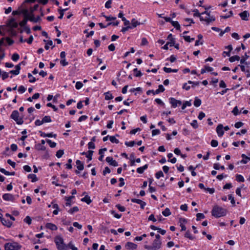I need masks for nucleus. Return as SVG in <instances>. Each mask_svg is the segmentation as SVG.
Masks as SVG:
<instances>
[{"mask_svg":"<svg viewBox=\"0 0 250 250\" xmlns=\"http://www.w3.org/2000/svg\"><path fill=\"white\" fill-rule=\"evenodd\" d=\"M30 18L33 19L34 21H31L34 22H37L40 20V18L39 16H38L37 17H35L34 15H32L31 16H29Z\"/></svg>","mask_w":250,"mask_h":250,"instance_id":"46","label":"nucleus"},{"mask_svg":"<svg viewBox=\"0 0 250 250\" xmlns=\"http://www.w3.org/2000/svg\"><path fill=\"white\" fill-rule=\"evenodd\" d=\"M89 149H94L95 148V144L93 142H90L88 144Z\"/></svg>","mask_w":250,"mask_h":250,"instance_id":"63","label":"nucleus"},{"mask_svg":"<svg viewBox=\"0 0 250 250\" xmlns=\"http://www.w3.org/2000/svg\"><path fill=\"white\" fill-rule=\"evenodd\" d=\"M240 59V58L239 56L235 55L230 57L229 59V61L232 62H235V61H239Z\"/></svg>","mask_w":250,"mask_h":250,"instance_id":"33","label":"nucleus"},{"mask_svg":"<svg viewBox=\"0 0 250 250\" xmlns=\"http://www.w3.org/2000/svg\"><path fill=\"white\" fill-rule=\"evenodd\" d=\"M109 139L110 141L113 143L118 144L119 143V141L113 136H110Z\"/></svg>","mask_w":250,"mask_h":250,"instance_id":"43","label":"nucleus"},{"mask_svg":"<svg viewBox=\"0 0 250 250\" xmlns=\"http://www.w3.org/2000/svg\"><path fill=\"white\" fill-rule=\"evenodd\" d=\"M191 104L190 102L186 101L183 104L182 106V109H185L187 106H191Z\"/></svg>","mask_w":250,"mask_h":250,"instance_id":"48","label":"nucleus"},{"mask_svg":"<svg viewBox=\"0 0 250 250\" xmlns=\"http://www.w3.org/2000/svg\"><path fill=\"white\" fill-rule=\"evenodd\" d=\"M2 198L5 201H13L14 200V197L13 195L9 193H5L2 195Z\"/></svg>","mask_w":250,"mask_h":250,"instance_id":"13","label":"nucleus"},{"mask_svg":"<svg viewBox=\"0 0 250 250\" xmlns=\"http://www.w3.org/2000/svg\"><path fill=\"white\" fill-rule=\"evenodd\" d=\"M74 197L73 196H69V197H65V200H66V203H65V206L66 207H70L71 206V200L74 198Z\"/></svg>","mask_w":250,"mask_h":250,"instance_id":"24","label":"nucleus"},{"mask_svg":"<svg viewBox=\"0 0 250 250\" xmlns=\"http://www.w3.org/2000/svg\"><path fill=\"white\" fill-rule=\"evenodd\" d=\"M232 113L235 116L237 115L239 113L237 106L234 107L233 110L232 111Z\"/></svg>","mask_w":250,"mask_h":250,"instance_id":"60","label":"nucleus"},{"mask_svg":"<svg viewBox=\"0 0 250 250\" xmlns=\"http://www.w3.org/2000/svg\"><path fill=\"white\" fill-rule=\"evenodd\" d=\"M38 7L39 5L36 4L33 7H30L29 10L28 9V14L29 15V16H31L32 15H34V12L38 9Z\"/></svg>","mask_w":250,"mask_h":250,"instance_id":"17","label":"nucleus"},{"mask_svg":"<svg viewBox=\"0 0 250 250\" xmlns=\"http://www.w3.org/2000/svg\"><path fill=\"white\" fill-rule=\"evenodd\" d=\"M28 77L30 79L29 82L30 83H33L36 82V79L35 77H34L30 73L28 74Z\"/></svg>","mask_w":250,"mask_h":250,"instance_id":"39","label":"nucleus"},{"mask_svg":"<svg viewBox=\"0 0 250 250\" xmlns=\"http://www.w3.org/2000/svg\"><path fill=\"white\" fill-rule=\"evenodd\" d=\"M162 214L165 216H168L171 214V212L168 208H166L163 212Z\"/></svg>","mask_w":250,"mask_h":250,"instance_id":"34","label":"nucleus"},{"mask_svg":"<svg viewBox=\"0 0 250 250\" xmlns=\"http://www.w3.org/2000/svg\"><path fill=\"white\" fill-rule=\"evenodd\" d=\"M155 176L157 179H159L160 177L164 176V174L162 171H159L155 174Z\"/></svg>","mask_w":250,"mask_h":250,"instance_id":"51","label":"nucleus"},{"mask_svg":"<svg viewBox=\"0 0 250 250\" xmlns=\"http://www.w3.org/2000/svg\"><path fill=\"white\" fill-rule=\"evenodd\" d=\"M11 58L13 61L16 62L19 59L20 56L19 54L17 53H14L13 54Z\"/></svg>","mask_w":250,"mask_h":250,"instance_id":"47","label":"nucleus"},{"mask_svg":"<svg viewBox=\"0 0 250 250\" xmlns=\"http://www.w3.org/2000/svg\"><path fill=\"white\" fill-rule=\"evenodd\" d=\"M183 38L186 42H190L194 40V38H191L188 36H183Z\"/></svg>","mask_w":250,"mask_h":250,"instance_id":"45","label":"nucleus"},{"mask_svg":"<svg viewBox=\"0 0 250 250\" xmlns=\"http://www.w3.org/2000/svg\"><path fill=\"white\" fill-rule=\"evenodd\" d=\"M191 125L194 128H197L198 127V125L197 120H193L191 123Z\"/></svg>","mask_w":250,"mask_h":250,"instance_id":"50","label":"nucleus"},{"mask_svg":"<svg viewBox=\"0 0 250 250\" xmlns=\"http://www.w3.org/2000/svg\"><path fill=\"white\" fill-rule=\"evenodd\" d=\"M53 45V42L51 40L48 41L46 43V45L44 46V48L46 50H48L49 49V46Z\"/></svg>","mask_w":250,"mask_h":250,"instance_id":"55","label":"nucleus"},{"mask_svg":"<svg viewBox=\"0 0 250 250\" xmlns=\"http://www.w3.org/2000/svg\"><path fill=\"white\" fill-rule=\"evenodd\" d=\"M1 221L3 225L6 226L9 228L10 227L12 224V222L8 220H6L5 219L3 218H1Z\"/></svg>","mask_w":250,"mask_h":250,"instance_id":"20","label":"nucleus"},{"mask_svg":"<svg viewBox=\"0 0 250 250\" xmlns=\"http://www.w3.org/2000/svg\"><path fill=\"white\" fill-rule=\"evenodd\" d=\"M152 250H158L161 248L162 242L161 240H154L152 244Z\"/></svg>","mask_w":250,"mask_h":250,"instance_id":"7","label":"nucleus"},{"mask_svg":"<svg viewBox=\"0 0 250 250\" xmlns=\"http://www.w3.org/2000/svg\"><path fill=\"white\" fill-rule=\"evenodd\" d=\"M81 201L86 202L87 204H89L91 202V200H90V197L87 195L82 198Z\"/></svg>","mask_w":250,"mask_h":250,"instance_id":"31","label":"nucleus"},{"mask_svg":"<svg viewBox=\"0 0 250 250\" xmlns=\"http://www.w3.org/2000/svg\"><path fill=\"white\" fill-rule=\"evenodd\" d=\"M83 86V84L81 82H77L76 83V88L77 89H81Z\"/></svg>","mask_w":250,"mask_h":250,"instance_id":"54","label":"nucleus"},{"mask_svg":"<svg viewBox=\"0 0 250 250\" xmlns=\"http://www.w3.org/2000/svg\"><path fill=\"white\" fill-rule=\"evenodd\" d=\"M7 24L8 26L11 28H17L18 26V23L15 21V20L14 18L11 19Z\"/></svg>","mask_w":250,"mask_h":250,"instance_id":"14","label":"nucleus"},{"mask_svg":"<svg viewBox=\"0 0 250 250\" xmlns=\"http://www.w3.org/2000/svg\"><path fill=\"white\" fill-rule=\"evenodd\" d=\"M148 167L147 164L145 165L143 167H138L137 168V172L140 174H142L144 172V170L146 169Z\"/></svg>","mask_w":250,"mask_h":250,"instance_id":"21","label":"nucleus"},{"mask_svg":"<svg viewBox=\"0 0 250 250\" xmlns=\"http://www.w3.org/2000/svg\"><path fill=\"white\" fill-rule=\"evenodd\" d=\"M42 121L43 122V123H49L51 122V119L49 116H45L43 118Z\"/></svg>","mask_w":250,"mask_h":250,"instance_id":"40","label":"nucleus"},{"mask_svg":"<svg viewBox=\"0 0 250 250\" xmlns=\"http://www.w3.org/2000/svg\"><path fill=\"white\" fill-rule=\"evenodd\" d=\"M201 100L196 97L194 102V105L196 107H199L201 105Z\"/></svg>","mask_w":250,"mask_h":250,"instance_id":"30","label":"nucleus"},{"mask_svg":"<svg viewBox=\"0 0 250 250\" xmlns=\"http://www.w3.org/2000/svg\"><path fill=\"white\" fill-rule=\"evenodd\" d=\"M210 144L212 147H216L218 145V143L217 141L215 140H212L211 141Z\"/></svg>","mask_w":250,"mask_h":250,"instance_id":"59","label":"nucleus"},{"mask_svg":"<svg viewBox=\"0 0 250 250\" xmlns=\"http://www.w3.org/2000/svg\"><path fill=\"white\" fill-rule=\"evenodd\" d=\"M21 246L17 242L7 243L4 245L5 250H20Z\"/></svg>","mask_w":250,"mask_h":250,"instance_id":"5","label":"nucleus"},{"mask_svg":"<svg viewBox=\"0 0 250 250\" xmlns=\"http://www.w3.org/2000/svg\"><path fill=\"white\" fill-rule=\"evenodd\" d=\"M236 180L238 182H244V178L241 175L237 174L236 176Z\"/></svg>","mask_w":250,"mask_h":250,"instance_id":"37","label":"nucleus"},{"mask_svg":"<svg viewBox=\"0 0 250 250\" xmlns=\"http://www.w3.org/2000/svg\"><path fill=\"white\" fill-rule=\"evenodd\" d=\"M125 247L128 250H135L137 247V245L133 243L129 242L125 244Z\"/></svg>","mask_w":250,"mask_h":250,"instance_id":"15","label":"nucleus"},{"mask_svg":"<svg viewBox=\"0 0 250 250\" xmlns=\"http://www.w3.org/2000/svg\"><path fill=\"white\" fill-rule=\"evenodd\" d=\"M227 213V210L217 205L214 206L211 210V214L215 218L225 216Z\"/></svg>","mask_w":250,"mask_h":250,"instance_id":"1","label":"nucleus"},{"mask_svg":"<svg viewBox=\"0 0 250 250\" xmlns=\"http://www.w3.org/2000/svg\"><path fill=\"white\" fill-rule=\"evenodd\" d=\"M111 214H113L114 215V216L116 218H120L121 217V216H122L121 214L116 213V212L114 210H111Z\"/></svg>","mask_w":250,"mask_h":250,"instance_id":"61","label":"nucleus"},{"mask_svg":"<svg viewBox=\"0 0 250 250\" xmlns=\"http://www.w3.org/2000/svg\"><path fill=\"white\" fill-rule=\"evenodd\" d=\"M24 9H28V8L27 7H24L23 5H22L21 8H19L18 11H13L12 12V14L13 15H16L22 14L21 11Z\"/></svg>","mask_w":250,"mask_h":250,"instance_id":"19","label":"nucleus"},{"mask_svg":"<svg viewBox=\"0 0 250 250\" xmlns=\"http://www.w3.org/2000/svg\"><path fill=\"white\" fill-rule=\"evenodd\" d=\"M131 201L133 203H136L137 204L140 205L142 209H144L145 206L146 205V203L145 202H144L140 199L133 198L131 199Z\"/></svg>","mask_w":250,"mask_h":250,"instance_id":"10","label":"nucleus"},{"mask_svg":"<svg viewBox=\"0 0 250 250\" xmlns=\"http://www.w3.org/2000/svg\"><path fill=\"white\" fill-rule=\"evenodd\" d=\"M216 132L219 137H222L223 135L224 132L223 131V126L222 124H219L217 126Z\"/></svg>","mask_w":250,"mask_h":250,"instance_id":"12","label":"nucleus"},{"mask_svg":"<svg viewBox=\"0 0 250 250\" xmlns=\"http://www.w3.org/2000/svg\"><path fill=\"white\" fill-rule=\"evenodd\" d=\"M215 18L213 16H210V13L207 11L202 12V16L200 18V21L206 22L207 24L215 21Z\"/></svg>","mask_w":250,"mask_h":250,"instance_id":"2","label":"nucleus"},{"mask_svg":"<svg viewBox=\"0 0 250 250\" xmlns=\"http://www.w3.org/2000/svg\"><path fill=\"white\" fill-rule=\"evenodd\" d=\"M28 178L31 179L32 182H35L38 181V178L36 175L30 174L28 175Z\"/></svg>","mask_w":250,"mask_h":250,"instance_id":"26","label":"nucleus"},{"mask_svg":"<svg viewBox=\"0 0 250 250\" xmlns=\"http://www.w3.org/2000/svg\"><path fill=\"white\" fill-rule=\"evenodd\" d=\"M64 152H63V150H59L58 151H57V152H56V156L57 157H58V158H61L62 155L63 154Z\"/></svg>","mask_w":250,"mask_h":250,"instance_id":"49","label":"nucleus"},{"mask_svg":"<svg viewBox=\"0 0 250 250\" xmlns=\"http://www.w3.org/2000/svg\"><path fill=\"white\" fill-rule=\"evenodd\" d=\"M46 142L49 144V146L52 148L55 147L56 146V143L54 142H52L51 140H48V139L47 140Z\"/></svg>","mask_w":250,"mask_h":250,"instance_id":"44","label":"nucleus"},{"mask_svg":"<svg viewBox=\"0 0 250 250\" xmlns=\"http://www.w3.org/2000/svg\"><path fill=\"white\" fill-rule=\"evenodd\" d=\"M16 69L14 70L10 71L9 73L15 75H17L20 73V70L21 69L20 64H19L15 66Z\"/></svg>","mask_w":250,"mask_h":250,"instance_id":"16","label":"nucleus"},{"mask_svg":"<svg viewBox=\"0 0 250 250\" xmlns=\"http://www.w3.org/2000/svg\"><path fill=\"white\" fill-rule=\"evenodd\" d=\"M193 12H194L193 16L194 17H198L200 18L202 16V13H200L197 9H194Z\"/></svg>","mask_w":250,"mask_h":250,"instance_id":"42","label":"nucleus"},{"mask_svg":"<svg viewBox=\"0 0 250 250\" xmlns=\"http://www.w3.org/2000/svg\"><path fill=\"white\" fill-rule=\"evenodd\" d=\"M21 12L22 13V14L23 16L24 19L22 21H21L19 23V25L21 27H23L24 28V27H25V26L26 25L28 21H34V20L32 18H30L29 15L28 14V9L22 10L21 11Z\"/></svg>","mask_w":250,"mask_h":250,"instance_id":"4","label":"nucleus"},{"mask_svg":"<svg viewBox=\"0 0 250 250\" xmlns=\"http://www.w3.org/2000/svg\"><path fill=\"white\" fill-rule=\"evenodd\" d=\"M169 102L171 104L172 107L175 108L178 106V105L182 104V102L179 100H177L174 98H169Z\"/></svg>","mask_w":250,"mask_h":250,"instance_id":"8","label":"nucleus"},{"mask_svg":"<svg viewBox=\"0 0 250 250\" xmlns=\"http://www.w3.org/2000/svg\"><path fill=\"white\" fill-rule=\"evenodd\" d=\"M10 117L18 125H21L23 123V120L21 118H19V113L17 110H14L12 112Z\"/></svg>","mask_w":250,"mask_h":250,"instance_id":"6","label":"nucleus"},{"mask_svg":"<svg viewBox=\"0 0 250 250\" xmlns=\"http://www.w3.org/2000/svg\"><path fill=\"white\" fill-rule=\"evenodd\" d=\"M135 142L134 141H130V142H125V145L126 146H130V147L133 146L135 145Z\"/></svg>","mask_w":250,"mask_h":250,"instance_id":"52","label":"nucleus"},{"mask_svg":"<svg viewBox=\"0 0 250 250\" xmlns=\"http://www.w3.org/2000/svg\"><path fill=\"white\" fill-rule=\"evenodd\" d=\"M241 19L244 21H248V17L250 16L249 13L247 11H244L239 14Z\"/></svg>","mask_w":250,"mask_h":250,"instance_id":"11","label":"nucleus"},{"mask_svg":"<svg viewBox=\"0 0 250 250\" xmlns=\"http://www.w3.org/2000/svg\"><path fill=\"white\" fill-rule=\"evenodd\" d=\"M172 26H173L177 30L180 29V25L178 22L177 21H172L171 22Z\"/></svg>","mask_w":250,"mask_h":250,"instance_id":"29","label":"nucleus"},{"mask_svg":"<svg viewBox=\"0 0 250 250\" xmlns=\"http://www.w3.org/2000/svg\"><path fill=\"white\" fill-rule=\"evenodd\" d=\"M24 221L27 223L28 225H30L31 224L32 220L31 218L29 216H27L24 219Z\"/></svg>","mask_w":250,"mask_h":250,"instance_id":"53","label":"nucleus"},{"mask_svg":"<svg viewBox=\"0 0 250 250\" xmlns=\"http://www.w3.org/2000/svg\"><path fill=\"white\" fill-rule=\"evenodd\" d=\"M106 161L112 166L117 167L118 166V163L115 160H113V158L111 157H107Z\"/></svg>","mask_w":250,"mask_h":250,"instance_id":"9","label":"nucleus"},{"mask_svg":"<svg viewBox=\"0 0 250 250\" xmlns=\"http://www.w3.org/2000/svg\"><path fill=\"white\" fill-rule=\"evenodd\" d=\"M134 74L135 77H141L142 75V73L141 72L137 69V68H135L133 69Z\"/></svg>","mask_w":250,"mask_h":250,"instance_id":"32","label":"nucleus"},{"mask_svg":"<svg viewBox=\"0 0 250 250\" xmlns=\"http://www.w3.org/2000/svg\"><path fill=\"white\" fill-rule=\"evenodd\" d=\"M35 148L36 149L38 150H45V147L40 144H38L35 146Z\"/></svg>","mask_w":250,"mask_h":250,"instance_id":"28","label":"nucleus"},{"mask_svg":"<svg viewBox=\"0 0 250 250\" xmlns=\"http://www.w3.org/2000/svg\"><path fill=\"white\" fill-rule=\"evenodd\" d=\"M26 90V88L22 85L19 86L18 91L21 93H24Z\"/></svg>","mask_w":250,"mask_h":250,"instance_id":"58","label":"nucleus"},{"mask_svg":"<svg viewBox=\"0 0 250 250\" xmlns=\"http://www.w3.org/2000/svg\"><path fill=\"white\" fill-rule=\"evenodd\" d=\"M111 3H112V0H107L105 4V7L108 9L110 8L111 7Z\"/></svg>","mask_w":250,"mask_h":250,"instance_id":"62","label":"nucleus"},{"mask_svg":"<svg viewBox=\"0 0 250 250\" xmlns=\"http://www.w3.org/2000/svg\"><path fill=\"white\" fill-rule=\"evenodd\" d=\"M72 162V160L71 159H69L68 160V163L66 164V168L68 169H71L72 168V165L71 163Z\"/></svg>","mask_w":250,"mask_h":250,"instance_id":"56","label":"nucleus"},{"mask_svg":"<svg viewBox=\"0 0 250 250\" xmlns=\"http://www.w3.org/2000/svg\"><path fill=\"white\" fill-rule=\"evenodd\" d=\"M105 95V99L106 100H109L112 99L113 97L112 94L110 92H107L104 93Z\"/></svg>","mask_w":250,"mask_h":250,"instance_id":"27","label":"nucleus"},{"mask_svg":"<svg viewBox=\"0 0 250 250\" xmlns=\"http://www.w3.org/2000/svg\"><path fill=\"white\" fill-rule=\"evenodd\" d=\"M131 26L133 28L136 27L137 25H139L141 24L140 22L138 21L136 19H133L131 21Z\"/></svg>","mask_w":250,"mask_h":250,"instance_id":"23","label":"nucleus"},{"mask_svg":"<svg viewBox=\"0 0 250 250\" xmlns=\"http://www.w3.org/2000/svg\"><path fill=\"white\" fill-rule=\"evenodd\" d=\"M93 151L89 150L86 153V157L88 158V161H91L92 160V156L93 155Z\"/></svg>","mask_w":250,"mask_h":250,"instance_id":"36","label":"nucleus"},{"mask_svg":"<svg viewBox=\"0 0 250 250\" xmlns=\"http://www.w3.org/2000/svg\"><path fill=\"white\" fill-rule=\"evenodd\" d=\"M185 236L188 238H189L191 240H193L194 239V237H193L192 235H191V234L190 233V231H187L185 234Z\"/></svg>","mask_w":250,"mask_h":250,"instance_id":"41","label":"nucleus"},{"mask_svg":"<svg viewBox=\"0 0 250 250\" xmlns=\"http://www.w3.org/2000/svg\"><path fill=\"white\" fill-rule=\"evenodd\" d=\"M244 125V124L241 122H237L235 124V127L237 128H239L240 127H241L242 126H243V125Z\"/></svg>","mask_w":250,"mask_h":250,"instance_id":"64","label":"nucleus"},{"mask_svg":"<svg viewBox=\"0 0 250 250\" xmlns=\"http://www.w3.org/2000/svg\"><path fill=\"white\" fill-rule=\"evenodd\" d=\"M55 242L58 250H67L68 246L64 243L62 237L57 236L55 239Z\"/></svg>","mask_w":250,"mask_h":250,"instance_id":"3","label":"nucleus"},{"mask_svg":"<svg viewBox=\"0 0 250 250\" xmlns=\"http://www.w3.org/2000/svg\"><path fill=\"white\" fill-rule=\"evenodd\" d=\"M76 164L77 165V168L79 170H82L83 169V165L81 161L78 160L76 162Z\"/></svg>","mask_w":250,"mask_h":250,"instance_id":"22","label":"nucleus"},{"mask_svg":"<svg viewBox=\"0 0 250 250\" xmlns=\"http://www.w3.org/2000/svg\"><path fill=\"white\" fill-rule=\"evenodd\" d=\"M229 200H230V202L234 206L235 205V200H234V197L232 196V195L231 194H229Z\"/></svg>","mask_w":250,"mask_h":250,"instance_id":"57","label":"nucleus"},{"mask_svg":"<svg viewBox=\"0 0 250 250\" xmlns=\"http://www.w3.org/2000/svg\"><path fill=\"white\" fill-rule=\"evenodd\" d=\"M242 157L243 158V159L242 160H241V163L246 164H247L248 163L247 160H249V161H250V157H249L247 156L244 154H243L242 155Z\"/></svg>","mask_w":250,"mask_h":250,"instance_id":"25","label":"nucleus"},{"mask_svg":"<svg viewBox=\"0 0 250 250\" xmlns=\"http://www.w3.org/2000/svg\"><path fill=\"white\" fill-rule=\"evenodd\" d=\"M79 211V208L78 207H74L72 208H70L68 212L70 214H73L74 212H76Z\"/></svg>","mask_w":250,"mask_h":250,"instance_id":"35","label":"nucleus"},{"mask_svg":"<svg viewBox=\"0 0 250 250\" xmlns=\"http://www.w3.org/2000/svg\"><path fill=\"white\" fill-rule=\"evenodd\" d=\"M196 220L197 221H199L202 219H204L205 217V216L203 213H198L196 214Z\"/></svg>","mask_w":250,"mask_h":250,"instance_id":"38","label":"nucleus"},{"mask_svg":"<svg viewBox=\"0 0 250 250\" xmlns=\"http://www.w3.org/2000/svg\"><path fill=\"white\" fill-rule=\"evenodd\" d=\"M46 228L52 230H56L58 229L55 225L50 223L46 224Z\"/></svg>","mask_w":250,"mask_h":250,"instance_id":"18","label":"nucleus"}]
</instances>
